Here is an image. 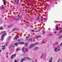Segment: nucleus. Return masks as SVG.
Instances as JSON below:
<instances>
[{
    "mask_svg": "<svg viewBox=\"0 0 62 62\" xmlns=\"http://www.w3.org/2000/svg\"><path fill=\"white\" fill-rule=\"evenodd\" d=\"M41 22H42V21L43 20V18H42V17H41Z\"/></svg>",
    "mask_w": 62,
    "mask_h": 62,
    "instance_id": "obj_27",
    "label": "nucleus"
},
{
    "mask_svg": "<svg viewBox=\"0 0 62 62\" xmlns=\"http://www.w3.org/2000/svg\"><path fill=\"white\" fill-rule=\"evenodd\" d=\"M36 44H39V43H35V44H32L29 47L30 49H31V48H33V47H34V46H35V45Z\"/></svg>",
    "mask_w": 62,
    "mask_h": 62,
    "instance_id": "obj_4",
    "label": "nucleus"
},
{
    "mask_svg": "<svg viewBox=\"0 0 62 62\" xmlns=\"http://www.w3.org/2000/svg\"><path fill=\"white\" fill-rule=\"evenodd\" d=\"M19 50H20V49L19 48H17L16 50V51H19Z\"/></svg>",
    "mask_w": 62,
    "mask_h": 62,
    "instance_id": "obj_17",
    "label": "nucleus"
},
{
    "mask_svg": "<svg viewBox=\"0 0 62 62\" xmlns=\"http://www.w3.org/2000/svg\"><path fill=\"white\" fill-rule=\"evenodd\" d=\"M31 21H32L33 20V18H31Z\"/></svg>",
    "mask_w": 62,
    "mask_h": 62,
    "instance_id": "obj_39",
    "label": "nucleus"
},
{
    "mask_svg": "<svg viewBox=\"0 0 62 62\" xmlns=\"http://www.w3.org/2000/svg\"><path fill=\"white\" fill-rule=\"evenodd\" d=\"M45 32L44 31L43 32V35H44L45 34Z\"/></svg>",
    "mask_w": 62,
    "mask_h": 62,
    "instance_id": "obj_36",
    "label": "nucleus"
},
{
    "mask_svg": "<svg viewBox=\"0 0 62 62\" xmlns=\"http://www.w3.org/2000/svg\"><path fill=\"white\" fill-rule=\"evenodd\" d=\"M40 37H41L40 36H36L35 37L36 38H40Z\"/></svg>",
    "mask_w": 62,
    "mask_h": 62,
    "instance_id": "obj_15",
    "label": "nucleus"
},
{
    "mask_svg": "<svg viewBox=\"0 0 62 62\" xmlns=\"http://www.w3.org/2000/svg\"><path fill=\"white\" fill-rule=\"evenodd\" d=\"M26 25L27 26H29V25H28V24H26Z\"/></svg>",
    "mask_w": 62,
    "mask_h": 62,
    "instance_id": "obj_44",
    "label": "nucleus"
},
{
    "mask_svg": "<svg viewBox=\"0 0 62 62\" xmlns=\"http://www.w3.org/2000/svg\"><path fill=\"white\" fill-rule=\"evenodd\" d=\"M6 54H7V55H8V52H7Z\"/></svg>",
    "mask_w": 62,
    "mask_h": 62,
    "instance_id": "obj_38",
    "label": "nucleus"
},
{
    "mask_svg": "<svg viewBox=\"0 0 62 62\" xmlns=\"http://www.w3.org/2000/svg\"><path fill=\"white\" fill-rule=\"evenodd\" d=\"M2 52V50H0V52Z\"/></svg>",
    "mask_w": 62,
    "mask_h": 62,
    "instance_id": "obj_49",
    "label": "nucleus"
},
{
    "mask_svg": "<svg viewBox=\"0 0 62 62\" xmlns=\"http://www.w3.org/2000/svg\"><path fill=\"white\" fill-rule=\"evenodd\" d=\"M20 37L19 36H16L15 37V39H18V38H19Z\"/></svg>",
    "mask_w": 62,
    "mask_h": 62,
    "instance_id": "obj_13",
    "label": "nucleus"
},
{
    "mask_svg": "<svg viewBox=\"0 0 62 62\" xmlns=\"http://www.w3.org/2000/svg\"><path fill=\"white\" fill-rule=\"evenodd\" d=\"M58 24H57V26H56V30H59V29H58Z\"/></svg>",
    "mask_w": 62,
    "mask_h": 62,
    "instance_id": "obj_7",
    "label": "nucleus"
},
{
    "mask_svg": "<svg viewBox=\"0 0 62 62\" xmlns=\"http://www.w3.org/2000/svg\"><path fill=\"white\" fill-rule=\"evenodd\" d=\"M14 20L15 21H18V19L16 18H14Z\"/></svg>",
    "mask_w": 62,
    "mask_h": 62,
    "instance_id": "obj_20",
    "label": "nucleus"
},
{
    "mask_svg": "<svg viewBox=\"0 0 62 62\" xmlns=\"http://www.w3.org/2000/svg\"><path fill=\"white\" fill-rule=\"evenodd\" d=\"M61 22V23H62V22Z\"/></svg>",
    "mask_w": 62,
    "mask_h": 62,
    "instance_id": "obj_52",
    "label": "nucleus"
},
{
    "mask_svg": "<svg viewBox=\"0 0 62 62\" xmlns=\"http://www.w3.org/2000/svg\"><path fill=\"white\" fill-rule=\"evenodd\" d=\"M18 43H17L16 42L14 44L16 46H17V45H18Z\"/></svg>",
    "mask_w": 62,
    "mask_h": 62,
    "instance_id": "obj_18",
    "label": "nucleus"
},
{
    "mask_svg": "<svg viewBox=\"0 0 62 62\" xmlns=\"http://www.w3.org/2000/svg\"><path fill=\"white\" fill-rule=\"evenodd\" d=\"M19 0H16L15 1V3H16V4L18 5V3H19Z\"/></svg>",
    "mask_w": 62,
    "mask_h": 62,
    "instance_id": "obj_6",
    "label": "nucleus"
},
{
    "mask_svg": "<svg viewBox=\"0 0 62 62\" xmlns=\"http://www.w3.org/2000/svg\"><path fill=\"white\" fill-rule=\"evenodd\" d=\"M6 49V48L5 47L4 48H2V50H4V49Z\"/></svg>",
    "mask_w": 62,
    "mask_h": 62,
    "instance_id": "obj_33",
    "label": "nucleus"
},
{
    "mask_svg": "<svg viewBox=\"0 0 62 62\" xmlns=\"http://www.w3.org/2000/svg\"><path fill=\"white\" fill-rule=\"evenodd\" d=\"M58 49V48L57 47H56V48H55L54 49V51L56 52H57V50Z\"/></svg>",
    "mask_w": 62,
    "mask_h": 62,
    "instance_id": "obj_11",
    "label": "nucleus"
},
{
    "mask_svg": "<svg viewBox=\"0 0 62 62\" xmlns=\"http://www.w3.org/2000/svg\"><path fill=\"white\" fill-rule=\"evenodd\" d=\"M1 8L2 9H5V7H1Z\"/></svg>",
    "mask_w": 62,
    "mask_h": 62,
    "instance_id": "obj_26",
    "label": "nucleus"
},
{
    "mask_svg": "<svg viewBox=\"0 0 62 62\" xmlns=\"http://www.w3.org/2000/svg\"><path fill=\"white\" fill-rule=\"evenodd\" d=\"M39 49V47H35L33 49L35 51H36V50H37V49Z\"/></svg>",
    "mask_w": 62,
    "mask_h": 62,
    "instance_id": "obj_9",
    "label": "nucleus"
},
{
    "mask_svg": "<svg viewBox=\"0 0 62 62\" xmlns=\"http://www.w3.org/2000/svg\"><path fill=\"white\" fill-rule=\"evenodd\" d=\"M32 62H33V61H32Z\"/></svg>",
    "mask_w": 62,
    "mask_h": 62,
    "instance_id": "obj_54",
    "label": "nucleus"
},
{
    "mask_svg": "<svg viewBox=\"0 0 62 62\" xmlns=\"http://www.w3.org/2000/svg\"><path fill=\"white\" fill-rule=\"evenodd\" d=\"M24 48L22 47V51L23 52V51H24Z\"/></svg>",
    "mask_w": 62,
    "mask_h": 62,
    "instance_id": "obj_23",
    "label": "nucleus"
},
{
    "mask_svg": "<svg viewBox=\"0 0 62 62\" xmlns=\"http://www.w3.org/2000/svg\"><path fill=\"white\" fill-rule=\"evenodd\" d=\"M60 59H59L58 60V61L57 62H59V61H60Z\"/></svg>",
    "mask_w": 62,
    "mask_h": 62,
    "instance_id": "obj_37",
    "label": "nucleus"
},
{
    "mask_svg": "<svg viewBox=\"0 0 62 62\" xmlns=\"http://www.w3.org/2000/svg\"><path fill=\"white\" fill-rule=\"evenodd\" d=\"M16 56V54H15L12 55L11 57V58L13 59L14 57H15Z\"/></svg>",
    "mask_w": 62,
    "mask_h": 62,
    "instance_id": "obj_5",
    "label": "nucleus"
},
{
    "mask_svg": "<svg viewBox=\"0 0 62 62\" xmlns=\"http://www.w3.org/2000/svg\"><path fill=\"white\" fill-rule=\"evenodd\" d=\"M39 16L38 17V18H37L38 21H39Z\"/></svg>",
    "mask_w": 62,
    "mask_h": 62,
    "instance_id": "obj_28",
    "label": "nucleus"
},
{
    "mask_svg": "<svg viewBox=\"0 0 62 62\" xmlns=\"http://www.w3.org/2000/svg\"><path fill=\"white\" fill-rule=\"evenodd\" d=\"M14 39H15L14 38Z\"/></svg>",
    "mask_w": 62,
    "mask_h": 62,
    "instance_id": "obj_55",
    "label": "nucleus"
},
{
    "mask_svg": "<svg viewBox=\"0 0 62 62\" xmlns=\"http://www.w3.org/2000/svg\"><path fill=\"white\" fill-rule=\"evenodd\" d=\"M18 43L19 44H22V45L24 44V43L23 42H18Z\"/></svg>",
    "mask_w": 62,
    "mask_h": 62,
    "instance_id": "obj_10",
    "label": "nucleus"
},
{
    "mask_svg": "<svg viewBox=\"0 0 62 62\" xmlns=\"http://www.w3.org/2000/svg\"><path fill=\"white\" fill-rule=\"evenodd\" d=\"M25 51L26 52H28V50L26 48H25Z\"/></svg>",
    "mask_w": 62,
    "mask_h": 62,
    "instance_id": "obj_25",
    "label": "nucleus"
},
{
    "mask_svg": "<svg viewBox=\"0 0 62 62\" xmlns=\"http://www.w3.org/2000/svg\"><path fill=\"white\" fill-rule=\"evenodd\" d=\"M29 38V37L27 36L26 37V39L28 41H31L32 42V40L31 39H28V38Z\"/></svg>",
    "mask_w": 62,
    "mask_h": 62,
    "instance_id": "obj_2",
    "label": "nucleus"
},
{
    "mask_svg": "<svg viewBox=\"0 0 62 62\" xmlns=\"http://www.w3.org/2000/svg\"><path fill=\"white\" fill-rule=\"evenodd\" d=\"M27 5V6H29V4H28V3H27L26 4Z\"/></svg>",
    "mask_w": 62,
    "mask_h": 62,
    "instance_id": "obj_35",
    "label": "nucleus"
},
{
    "mask_svg": "<svg viewBox=\"0 0 62 62\" xmlns=\"http://www.w3.org/2000/svg\"><path fill=\"white\" fill-rule=\"evenodd\" d=\"M62 36L60 37V38H59V39H61V38H62Z\"/></svg>",
    "mask_w": 62,
    "mask_h": 62,
    "instance_id": "obj_40",
    "label": "nucleus"
},
{
    "mask_svg": "<svg viewBox=\"0 0 62 62\" xmlns=\"http://www.w3.org/2000/svg\"><path fill=\"white\" fill-rule=\"evenodd\" d=\"M17 29H14L12 30V31H15V30H17Z\"/></svg>",
    "mask_w": 62,
    "mask_h": 62,
    "instance_id": "obj_21",
    "label": "nucleus"
},
{
    "mask_svg": "<svg viewBox=\"0 0 62 62\" xmlns=\"http://www.w3.org/2000/svg\"><path fill=\"white\" fill-rule=\"evenodd\" d=\"M6 46H7V43H6Z\"/></svg>",
    "mask_w": 62,
    "mask_h": 62,
    "instance_id": "obj_46",
    "label": "nucleus"
},
{
    "mask_svg": "<svg viewBox=\"0 0 62 62\" xmlns=\"http://www.w3.org/2000/svg\"><path fill=\"white\" fill-rule=\"evenodd\" d=\"M22 17V16H20L19 17V18H21V17Z\"/></svg>",
    "mask_w": 62,
    "mask_h": 62,
    "instance_id": "obj_29",
    "label": "nucleus"
},
{
    "mask_svg": "<svg viewBox=\"0 0 62 62\" xmlns=\"http://www.w3.org/2000/svg\"><path fill=\"white\" fill-rule=\"evenodd\" d=\"M28 44V43H26L25 45V46H27V45Z\"/></svg>",
    "mask_w": 62,
    "mask_h": 62,
    "instance_id": "obj_22",
    "label": "nucleus"
},
{
    "mask_svg": "<svg viewBox=\"0 0 62 62\" xmlns=\"http://www.w3.org/2000/svg\"><path fill=\"white\" fill-rule=\"evenodd\" d=\"M6 57H7V58H8V55H7L6 56Z\"/></svg>",
    "mask_w": 62,
    "mask_h": 62,
    "instance_id": "obj_42",
    "label": "nucleus"
},
{
    "mask_svg": "<svg viewBox=\"0 0 62 62\" xmlns=\"http://www.w3.org/2000/svg\"><path fill=\"white\" fill-rule=\"evenodd\" d=\"M43 56H44L43 54H42L41 55L40 57V58H42L43 57Z\"/></svg>",
    "mask_w": 62,
    "mask_h": 62,
    "instance_id": "obj_16",
    "label": "nucleus"
},
{
    "mask_svg": "<svg viewBox=\"0 0 62 62\" xmlns=\"http://www.w3.org/2000/svg\"><path fill=\"white\" fill-rule=\"evenodd\" d=\"M12 26H8V28H10V27H11Z\"/></svg>",
    "mask_w": 62,
    "mask_h": 62,
    "instance_id": "obj_19",
    "label": "nucleus"
},
{
    "mask_svg": "<svg viewBox=\"0 0 62 62\" xmlns=\"http://www.w3.org/2000/svg\"><path fill=\"white\" fill-rule=\"evenodd\" d=\"M31 31H32L33 32H35V31L34 30H31Z\"/></svg>",
    "mask_w": 62,
    "mask_h": 62,
    "instance_id": "obj_32",
    "label": "nucleus"
},
{
    "mask_svg": "<svg viewBox=\"0 0 62 62\" xmlns=\"http://www.w3.org/2000/svg\"><path fill=\"white\" fill-rule=\"evenodd\" d=\"M60 46L62 47V43L60 45Z\"/></svg>",
    "mask_w": 62,
    "mask_h": 62,
    "instance_id": "obj_30",
    "label": "nucleus"
},
{
    "mask_svg": "<svg viewBox=\"0 0 62 62\" xmlns=\"http://www.w3.org/2000/svg\"><path fill=\"white\" fill-rule=\"evenodd\" d=\"M50 36H54V35H53V34H50Z\"/></svg>",
    "mask_w": 62,
    "mask_h": 62,
    "instance_id": "obj_31",
    "label": "nucleus"
},
{
    "mask_svg": "<svg viewBox=\"0 0 62 62\" xmlns=\"http://www.w3.org/2000/svg\"><path fill=\"white\" fill-rule=\"evenodd\" d=\"M35 62H37V60H35Z\"/></svg>",
    "mask_w": 62,
    "mask_h": 62,
    "instance_id": "obj_50",
    "label": "nucleus"
},
{
    "mask_svg": "<svg viewBox=\"0 0 62 62\" xmlns=\"http://www.w3.org/2000/svg\"><path fill=\"white\" fill-rule=\"evenodd\" d=\"M58 44V42H56L55 44H53V46H54L55 44Z\"/></svg>",
    "mask_w": 62,
    "mask_h": 62,
    "instance_id": "obj_24",
    "label": "nucleus"
},
{
    "mask_svg": "<svg viewBox=\"0 0 62 62\" xmlns=\"http://www.w3.org/2000/svg\"><path fill=\"white\" fill-rule=\"evenodd\" d=\"M60 33H58L57 34L58 35H60Z\"/></svg>",
    "mask_w": 62,
    "mask_h": 62,
    "instance_id": "obj_43",
    "label": "nucleus"
},
{
    "mask_svg": "<svg viewBox=\"0 0 62 62\" xmlns=\"http://www.w3.org/2000/svg\"><path fill=\"white\" fill-rule=\"evenodd\" d=\"M14 62H17V61H16V60H15Z\"/></svg>",
    "mask_w": 62,
    "mask_h": 62,
    "instance_id": "obj_45",
    "label": "nucleus"
},
{
    "mask_svg": "<svg viewBox=\"0 0 62 62\" xmlns=\"http://www.w3.org/2000/svg\"><path fill=\"white\" fill-rule=\"evenodd\" d=\"M2 47H5V46H2Z\"/></svg>",
    "mask_w": 62,
    "mask_h": 62,
    "instance_id": "obj_41",
    "label": "nucleus"
},
{
    "mask_svg": "<svg viewBox=\"0 0 62 62\" xmlns=\"http://www.w3.org/2000/svg\"><path fill=\"white\" fill-rule=\"evenodd\" d=\"M6 33V32L5 31H4L0 33V35H2V34H3L1 37V40H3L4 39V36H6L7 35V33ZM4 33H5L4 34Z\"/></svg>",
    "mask_w": 62,
    "mask_h": 62,
    "instance_id": "obj_1",
    "label": "nucleus"
},
{
    "mask_svg": "<svg viewBox=\"0 0 62 62\" xmlns=\"http://www.w3.org/2000/svg\"><path fill=\"white\" fill-rule=\"evenodd\" d=\"M54 33H55V34H56V31H55Z\"/></svg>",
    "mask_w": 62,
    "mask_h": 62,
    "instance_id": "obj_47",
    "label": "nucleus"
},
{
    "mask_svg": "<svg viewBox=\"0 0 62 62\" xmlns=\"http://www.w3.org/2000/svg\"><path fill=\"white\" fill-rule=\"evenodd\" d=\"M9 37V38L10 39L11 37L10 36V37Z\"/></svg>",
    "mask_w": 62,
    "mask_h": 62,
    "instance_id": "obj_51",
    "label": "nucleus"
},
{
    "mask_svg": "<svg viewBox=\"0 0 62 62\" xmlns=\"http://www.w3.org/2000/svg\"><path fill=\"white\" fill-rule=\"evenodd\" d=\"M17 41H19V40H17Z\"/></svg>",
    "mask_w": 62,
    "mask_h": 62,
    "instance_id": "obj_53",
    "label": "nucleus"
},
{
    "mask_svg": "<svg viewBox=\"0 0 62 62\" xmlns=\"http://www.w3.org/2000/svg\"><path fill=\"white\" fill-rule=\"evenodd\" d=\"M58 47L59 48V49L57 50V51H60V46H58Z\"/></svg>",
    "mask_w": 62,
    "mask_h": 62,
    "instance_id": "obj_14",
    "label": "nucleus"
},
{
    "mask_svg": "<svg viewBox=\"0 0 62 62\" xmlns=\"http://www.w3.org/2000/svg\"><path fill=\"white\" fill-rule=\"evenodd\" d=\"M26 59H29V58L28 57H24L21 60L20 62H22L23 61L25 60Z\"/></svg>",
    "mask_w": 62,
    "mask_h": 62,
    "instance_id": "obj_3",
    "label": "nucleus"
},
{
    "mask_svg": "<svg viewBox=\"0 0 62 62\" xmlns=\"http://www.w3.org/2000/svg\"><path fill=\"white\" fill-rule=\"evenodd\" d=\"M42 43H44V42H42Z\"/></svg>",
    "mask_w": 62,
    "mask_h": 62,
    "instance_id": "obj_48",
    "label": "nucleus"
},
{
    "mask_svg": "<svg viewBox=\"0 0 62 62\" xmlns=\"http://www.w3.org/2000/svg\"><path fill=\"white\" fill-rule=\"evenodd\" d=\"M52 60H53V58L51 57L50 59L49 62H52Z\"/></svg>",
    "mask_w": 62,
    "mask_h": 62,
    "instance_id": "obj_12",
    "label": "nucleus"
},
{
    "mask_svg": "<svg viewBox=\"0 0 62 62\" xmlns=\"http://www.w3.org/2000/svg\"><path fill=\"white\" fill-rule=\"evenodd\" d=\"M3 4L4 5H6L7 3H6V1L5 0H3Z\"/></svg>",
    "mask_w": 62,
    "mask_h": 62,
    "instance_id": "obj_8",
    "label": "nucleus"
},
{
    "mask_svg": "<svg viewBox=\"0 0 62 62\" xmlns=\"http://www.w3.org/2000/svg\"><path fill=\"white\" fill-rule=\"evenodd\" d=\"M0 29L1 30H2L3 29V28L1 27L0 28Z\"/></svg>",
    "mask_w": 62,
    "mask_h": 62,
    "instance_id": "obj_34",
    "label": "nucleus"
}]
</instances>
